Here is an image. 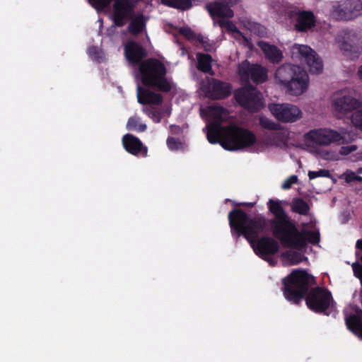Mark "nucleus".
<instances>
[{
  "instance_id": "a18cd8bd",
  "label": "nucleus",
  "mask_w": 362,
  "mask_h": 362,
  "mask_svg": "<svg viewBox=\"0 0 362 362\" xmlns=\"http://www.w3.org/2000/svg\"><path fill=\"white\" fill-rule=\"evenodd\" d=\"M239 206H247L250 207H252L255 205V203L253 202H242L238 204Z\"/></svg>"
},
{
  "instance_id": "4468645a",
  "label": "nucleus",
  "mask_w": 362,
  "mask_h": 362,
  "mask_svg": "<svg viewBox=\"0 0 362 362\" xmlns=\"http://www.w3.org/2000/svg\"><path fill=\"white\" fill-rule=\"evenodd\" d=\"M134 15V4L132 0H115L112 6V21L116 26H124Z\"/></svg>"
},
{
  "instance_id": "393cba45",
  "label": "nucleus",
  "mask_w": 362,
  "mask_h": 362,
  "mask_svg": "<svg viewBox=\"0 0 362 362\" xmlns=\"http://www.w3.org/2000/svg\"><path fill=\"white\" fill-rule=\"evenodd\" d=\"M310 207L309 204L302 198H296L293 201L292 211L303 216L309 214Z\"/></svg>"
},
{
  "instance_id": "5701e85b",
  "label": "nucleus",
  "mask_w": 362,
  "mask_h": 362,
  "mask_svg": "<svg viewBox=\"0 0 362 362\" xmlns=\"http://www.w3.org/2000/svg\"><path fill=\"white\" fill-rule=\"evenodd\" d=\"M268 109L270 113H302L297 106L289 103H270Z\"/></svg>"
},
{
  "instance_id": "2eb2a0df",
  "label": "nucleus",
  "mask_w": 362,
  "mask_h": 362,
  "mask_svg": "<svg viewBox=\"0 0 362 362\" xmlns=\"http://www.w3.org/2000/svg\"><path fill=\"white\" fill-rule=\"evenodd\" d=\"M238 0H221L208 3L206 8L212 17L216 18H232L233 11L231 7L237 4Z\"/></svg>"
},
{
  "instance_id": "3c124183",
  "label": "nucleus",
  "mask_w": 362,
  "mask_h": 362,
  "mask_svg": "<svg viewBox=\"0 0 362 362\" xmlns=\"http://www.w3.org/2000/svg\"><path fill=\"white\" fill-rule=\"evenodd\" d=\"M356 173H357V174H362V167H361V168H358L356 170Z\"/></svg>"
},
{
  "instance_id": "c756f323",
  "label": "nucleus",
  "mask_w": 362,
  "mask_h": 362,
  "mask_svg": "<svg viewBox=\"0 0 362 362\" xmlns=\"http://www.w3.org/2000/svg\"><path fill=\"white\" fill-rule=\"evenodd\" d=\"M278 123H293L300 119L302 115H273Z\"/></svg>"
},
{
  "instance_id": "1a4fd4ad",
  "label": "nucleus",
  "mask_w": 362,
  "mask_h": 362,
  "mask_svg": "<svg viewBox=\"0 0 362 362\" xmlns=\"http://www.w3.org/2000/svg\"><path fill=\"white\" fill-rule=\"evenodd\" d=\"M361 10L360 0H341L332 3L330 14L337 21H349L358 16Z\"/></svg>"
},
{
  "instance_id": "9d476101",
  "label": "nucleus",
  "mask_w": 362,
  "mask_h": 362,
  "mask_svg": "<svg viewBox=\"0 0 362 362\" xmlns=\"http://www.w3.org/2000/svg\"><path fill=\"white\" fill-rule=\"evenodd\" d=\"M304 140L308 146H328L334 142L344 143V137L337 131L330 129L310 130L305 134Z\"/></svg>"
},
{
  "instance_id": "f704fd0d",
  "label": "nucleus",
  "mask_w": 362,
  "mask_h": 362,
  "mask_svg": "<svg viewBox=\"0 0 362 362\" xmlns=\"http://www.w3.org/2000/svg\"><path fill=\"white\" fill-rule=\"evenodd\" d=\"M221 25L231 33H238L237 26L230 21H225L221 22Z\"/></svg>"
},
{
  "instance_id": "de8ad7c7",
  "label": "nucleus",
  "mask_w": 362,
  "mask_h": 362,
  "mask_svg": "<svg viewBox=\"0 0 362 362\" xmlns=\"http://www.w3.org/2000/svg\"><path fill=\"white\" fill-rule=\"evenodd\" d=\"M215 113H221V114H223V113H228V112L223 108V107H218V110L217 111H216Z\"/></svg>"
},
{
  "instance_id": "37998d69",
  "label": "nucleus",
  "mask_w": 362,
  "mask_h": 362,
  "mask_svg": "<svg viewBox=\"0 0 362 362\" xmlns=\"http://www.w3.org/2000/svg\"><path fill=\"white\" fill-rule=\"evenodd\" d=\"M202 45L205 51L211 52L212 50V45L208 42V40L206 41V43L203 44Z\"/></svg>"
},
{
  "instance_id": "473e14b6",
  "label": "nucleus",
  "mask_w": 362,
  "mask_h": 362,
  "mask_svg": "<svg viewBox=\"0 0 362 362\" xmlns=\"http://www.w3.org/2000/svg\"><path fill=\"white\" fill-rule=\"evenodd\" d=\"M88 1L94 8L103 9L107 8L112 0H88Z\"/></svg>"
},
{
  "instance_id": "bb28decb",
  "label": "nucleus",
  "mask_w": 362,
  "mask_h": 362,
  "mask_svg": "<svg viewBox=\"0 0 362 362\" xmlns=\"http://www.w3.org/2000/svg\"><path fill=\"white\" fill-rule=\"evenodd\" d=\"M127 129L129 131L142 132L146 130V125L141 122L139 117L134 115L128 119Z\"/></svg>"
},
{
  "instance_id": "72a5a7b5",
  "label": "nucleus",
  "mask_w": 362,
  "mask_h": 362,
  "mask_svg": "<svg viewBox=\"0 0 362 362\" xmlns=\"http://www.w3.org/2000/svg\"><path fill=\"white\" fill-rule=\"evenodd\" d=\"M179 33L189 40L195 38V33L188 27H181Z\"/></svg>"
},
{
  "instance_id": "9b49d317",
  "label": "nucleus",
  "mask_w": 362,
  "mask_h": 362,
  "mask_svg": "<svg viewBox=\"0 0 362 362\" xmlns=\"http://www.w3.org/2000/svg\"><path fill=\"white\" fill-rule=\"evenodd\" d=\"M332 106L339 113H362V102L354 98L349 90H341L332 96Z\"/></svg>"
},
{
  "instance_id": "2f4dec72",
  "label": "nucleus",
  "mask_w": 362,
  "mask_h": 362,
  "mask_svg": "<svg viewBox=\"0 0 362 362\" xmlns=\"http://www.w3.org/2000/svg\"><path fill=\"white\" fill-rule=\"evenodd\" d=\"M167 146L171 151H177L182 147V142L174 137H168L167 139Z\"/></svg>"
},
{
  "instance_id": "20e7f679",
  "label": "nucleus",
  "mask_w": 362,
  "mask_h": 362,
  "mask_svg": "<svg viewBox=\"0 0 362 362\" xmlns=\"http://www.w3.org/2000/svg\"><path fill=\"white\" fill-rule=\"evenodd\" d=\"M282 216L279 217L280 228L276 232L281 235V244L289 248L302 250L307 247L308 243L317 245L320 240L319 231L304 230L300 231L294 221L287 214L283 208Z\"/></svg>"
},
{
  "instance_id": "c85d7f7f",
  "label": "nucleus",
  "mask_w": 362,
  "mask_h": 362,
  "mask_svg": "<svg viewBox=\"0 0 362 362\" xmlns=\"http://www.w3.org/2000/svg\"><path fill=\"white\" fill-rule=\"evenodd\" d=\"M259 124L262 128L268 130H280L284 129L279 123L273 122L263 115H261L259 117Z\"/></svg>"
},
{
  "instance_id": "7ed1b4c3",
  "label": "nucleus",
  "mask_w": 362,
  "mask_h": 362,
  "mask_svg": "<svg viewBox=\"0 0 362 362\" xmlns=\"http://www.w3.org/2000/svg\"><path fill=\"white\" fill-rule=\"evenodd\" d=\"M206 122V137L211 144H220L228 151H237L253 146L257 141L250 130L238 126L230 115H200Z\"/></svg>"
},
{
  "instance_id": "8fccbe9b",
  "label": "nucleus",
  "mask_w": 362,
  "mask_h": 362,
  "mask_svg": "<svg viewBox=\"0 0 362 362\" xmlns=\"http://www.w3.org/2000/svg\"><path fill=\"white\" fill-rule=\"evenodd\" d=\"M355 181L362 182V177L356 175Z\"/></svg>"
},
{
  "instance_id": "39448f33",
  "label": "nucleus",
  "mask_w": 362,
  "mask_h": 362,
  "mask_svg": "<svg viewBox=\"0 0 362 362\" xmlns=\"http://www.w3.org/2000/svg\"><path fill=\"white\" fill-rule=\"evenodd\" d=\"M271 6L279 18L289 21L297 32L305 33L315 26L316 17L310 11L300 10L284 0H276Z\"/></svg>"
},
{
  "instance_id": "a878e982",
  "label": "nucleus",
  "mask_w": 362,
  "mask_h": 362,
  "mask_svg": "<svg viewBox=\"0 0 362 362\" xmlns=\"http://www.w3.org/2000/svg\"><path fill=\"white\" fill-rule=\"evenodd\" d=\"M161 3L168 7L185 11L192 6L191 0H161Z\"/></svg>"
},
{
  "instance_id": "6e6552de",
  "label": "nucleus",
  "mask_w": 362,
  "mask_h": 362,
  "mask_svg": "<svg viewBox=\"0 0 362 362\" xmlns=\"http://www.w3.org/2000/svg\"><path fill=\"white\" fill-rule=\"evenodd\" d=\"M234 98L240 106L250 110L251 113L259 111L264 107L262 94L252 86L238 89Z\"/></svg>"
},
{
  "instance_id": "58836bf2",
  "label": "nucleus",
  "mask_w": 362,
  "mask_h": 362,
  "mask_svg": "<svg viewBox=\"0 0 362 362\" xmlns=\"http://www.w3.org/2000/svg\"><path fill=\"white\" fill-rule=\"evenodd\" d=\"M188 127L187 124L185 123L182 126L176 125V124H171L170 126V131L173 134H181L183 131V129Z\"/></svg>"
},
{
  "instance_id": "f03ea898",
  "label": "nucleus",
  "mask_w": 362,
  "mask_h": 362,
  "mask_svg": "<svg viewBox=\"0 0 362 362\" xmlns=\"http://www.w3.org/2000/svg\"><path fill=\"white\" fill-rule=\"evenodd\" d=\"M283 293L289 302L298 305L305 299L307 307L316 313L328 315L333 298L331 292L326 288L316 286L314 277L303 269H294L282 279Z\"/></svg>"
},
{
  "instance_id": "423d86ee",
  "label": "nucleus",
  "mask_w": 362,
  "mask_h": 362,
  "mask_svg": "<svg viewBox=\"0 0 362 362\" xmlns=\"http://www.w3.org/2000/svg\"><path fill=\"white\" fill-rule=\"evenodd\" d=\"M139 71L144 86L163 93L171 90L172 83L166 78L167 69L159 59L149 58L144 60L139 66Z\"/></svg>"
},
{
  "instance_id": "a19ab883",
  "label": "nucleus",
  "mask_w": 362,
  "mask_h": 362,
  "mask_svg": "<svg viewBox=\"0 0 362 362\" xmlns=\"http://www.w3.org/2000/svg\"><path fill=\"white\" fill-rule=\"evenodd\" d=\"M356 173H354L350 170H347L343 175L345 181L347 183L354 182L356 180Z\"/></svg>"
},
{
  "instance_id": "7c9ffc66",
  "label": "nucleus",
  "mask_w": 362,
  "mask_h": 362,
  "mask_svg": "<svg viewBox=\"0 0 362 362\" xmlns=\"http://www.w3.org/2000/svg\"><path fill=\"white\" fill-rule=\"evenodd\" d=\"M319 177H330L331 174L328 170L320 169L317 171H309L308 177L310 180H313Z\"/></svg>"
},
{
  "instance_id": "603ef678",
  "label": "nucleus",
  "mask_w": 362,
  "mask_h": 362,
  "mask_svg": "<svg viewBox=\"0 0 362 362\" xmlns=\"http://www.w3.org/2000/svg\"><path fill=\"white\" fill-rule=\"evenodd\" d=\"M199 110H200V113H205L202 107H200Z\"/></svg>"
},
{
  "instance_id": "4be33fe9",
  "label": "nucleus",
  "mask_w": 362,
  "mask_h": 362,
  "mask_svg": "<svg viewBox=\"0 0 362 362\" xmlns=\"http://www.w3.org/2000/svg\"><path fill=\"white\" fill-rule=\"evenodd\" d=\"M131 21L128 25V31L132 35H137L143 32L146 27V20L143 14H138L130 19Z\"/></svg>"
},
{
  "instance_id": "412c9836",
  "label": "nucleus",
  "mask_w": 362,
  "mask_h": 362,
  "mask_svg": "<svg viewBox=\"0 0 362 362\" xmlns=\"http://www.w3.org/2000/svg\"><path fill=\"white\" fill-rule=\"evenodd\" d=\"M347 329L362 339V317L358 314H350L345 317Z\"/></svg>"
},
{
  "instance_id": "e433bc0d",
  "label": "nucleus",
  "mask_w": 362,
  "mask_h": 362,
  "mask_svg": "<svg viewBox=\"0 0 362 362\" xmlns=\"http://www.w3.org/2000/svg\"><path fill=\"white\" fill-rule=\"evenodd\" d=\"M351 115V122L354 126L362 131V115Z\"/></svg>"
},
{
  "instance_id": "f3484780",
  "label": "nucleus",
  "mask_w": 362,
  "mask_h": 362,
  "mask_svg": "<svg viewBox=\"0 0 362 362\" xmlns=\"http://www.w3.org/2000/svg\"><path fill=\"white\" fill-rule=\"evenodd\" d=\"M124 55L131 64L139 66L143 59L146 57V51L138 42L130 41L124 46Z\"/></svg>"
},
{
  "instance_id": "6ab92c4d",
  "label": "nucleus",
  "mask_w": 362,
  "mask_h": 362,
  "mask_svg": "<svg viewBox=\"0 0 362 362\" xmlns=\"http://www.w3.org/2000/svg\"><path fill=\"white\" fill-rule=\"evenodd\" d=\"M137 99L138 102L142 105H159L163 102V97L160 94L140 86H137Z\"/></svg>"
},
{
  "instance_id": "c03bdc74",
  "label": "nucleus",
  "mask_w": 362,
  "mask_h": 362,
  "mask_svg": "<svg viewBox=\"0 0 362 362\" xmlns=\"http://www.w3.org/2000/svg\"><path fill=\"white\" fill-rule=\"evenodd\" d=\"M163 115H151V118L155 122H160Z\"/></svg>"
},
{
  "instance_id": "dca6fc26",
  "label": "nucleus",
  "mask_w": 362,
  "mask_h": 362,
  "mask_svg": "<svg viewBox=\"0 0 362 362\" xmlns=\"http://www.w3.org/2000/svg\"><path fill=\"white\" fill-rule=\"evenodd\" d=\"M122 141L124 148L129 153L135 156L147 157L148 148L138 137L126 134L123 136Z\"/></svg>"
},
{
  "instance_id": "79ce46f5",
  "label": "nucleus",
  "mask_w": 362,
  "mask_h": 362,
  "mask_svg": "<svg viewBox=\"0 0 362 362\" xmlns=\"http://www.w3.org/2000/svg\"><path fill=\"white\" fill-rule=\"evenodd\" d=\"M201 44H205L206 43V41L208 40L206 37L203 36L202 35H198L197 36L195 35V38Z\"/></svg>"
},
{
  "instance_id": "a211bd4d",
  "label": "nucleus",
  "mask_w": 362,
  "mask_h": 362,
  "mask_svg": "<svg viewBox=\"0 0 362 362\" xmlns=\"http://www.w3.org/2000/svg\"><path fill=\"white\" fill-rule=\"evenodd\" d=\"M231 90L232 86L229 83L214 78L209 81L208 91L210 96L214 99L226 98L230 95Z\"/></svg>"
},
{
  "instance_id": "ddd939ff",
  "label": "nucleus",
  "mask_w": 362,
  "mask_h": 362,
  "mask_svg": "<svg viewBox=\"0 0 362 362\" xmlns=\"http://www.w3.org/2000/svg\"><path fill=\"white\" fill-rule=\"evenodd\" d=\"M238 74L242 80L247 81L250 79L255 83H264L267 79V70L259 64H251L245 60L238 65Z\"/></svg>"
},
{
  "instance_id": "0eeeda50",
  "label": "nucleus",
  "mask_w": 362,
  "mask_h": 362,
  "mask_svg": "<svg viewBox=\"0 0 362 362\" xmlns=\"http://www.w3.org/2000/svg\"><path fill=\"white\" fill-rule=\"evenodd\" d=\"M275 78L293 95H301L308 86V75L298 65L283 64L276 69Z\"/></svg>"
},
{
  "instance_id": "ea45409f",
  "label": "nucleus",
  "mask_w": 362,
  "mask_h": 362,
  "mask_svg": "<svg viewBox=\"0 0 362 362\" xmlns=\"http://www.w3.org/2000/svg\"><path fill=\"white\" fill-rule=\"evenodd\" d=\"M357 149V146L356 145H351L347 146H341L339 150V153L341 155L347 156L351 153L355 151Z\"/></svg>"
},
{
  "instance_id": "cd10ccee",
  "label": "nucleus",
  "mask_w": 362,
  "mask_h": 362,
  "mask_svg": "<svg viewBox=\"0 0 362 362\" xmlns=\"http://www.w3.org/2000/svg\"><path fill=\"white\" fill-rule=\"evenodd\" d=\"M281 256L284 259L289 261L292 265L298 264L304 259H307L302 254L296 251H286L282 253Z\"/></svg>"
},
{
  "instance_id": "49530a36",
  "label": "nucleus",
  "mask_w": 362,
  "mask_h": 362,
  "mask_svg": "<svg viewBox=\"0 0 362 362\" xmlns=\"http://www.w3.org/2000/svg\"><path fill=\"white\" fill-rule=\"evenodd\" d=\"M356 247L357 249H359L360 250L362 251V239H359L357 240Z\"/></svg>"
},
{
  "instance_id": "aec40b11",
  "label": "nucleus",
  "mask_w": 362,
  "mask_h": 362,
  "mask_svg": "<svg viewBox=\"0 0 362 362\" xmlns=\"http://www.w3.org/2000/svg\"><path fill=\"white\" fill-rule=\"evenodd\" d=\"M258 45L271 63L279 64L282 61L284 57L282 52L276 46L262 41L259 42Z\"/></svg>"
},
{
  "instance_id": "b1692460",
  "label": "nucleus",
  "mask_w": 362,
  "mask_h": 362,
  "mask_svg": "<svg viewBox=\"0 0 362 362\" xmlns=\"http://www.w3.org/2000/svg\"><path fill=\"white\" fill-rule=\"evenodd\" d=\"M197 69L205 74H213L212 57L209 54L199 52L197 54Z\"/></svg>"
},
{
  "instance_id": "4c0bfd02",
  "label": "nucleus",
  "mask_w": 362,
  "mask_h": 362,
  "mask_svg": "<svg viewBox=\"0 0 362 362\" xmlns=\"http://www.w3.org/2000/svg\"><path fill=\"white\" fill-rule=\"evenodd\" d=\"M298 181V177L296 175H291L288 178H287L284 183L282 184V189H290L292 185L296 183Z\"/></svg>"
},
{
  "instance_id": "c9c22d12",
  "label": "nucleus",
  "mask_w": 362,
  "mask_h": 362,
  "mask_svg": "<svg viewBox=\"0 0 362 362\" xmlns=\"http://www.w3.org/2000/svg\"><path fill=\"white\" fill-rule=\"evenodd\" d=\"M354 276L360 280L362 286V265L358 262L352 264Z\"/></svg>"
},
{
  "instance_id": "f257e3e1",
  "label": "nucleus",
  "mask_w": 362,
  "mask_h": 362,
  "mask_svg": "<svg viewBox=\"0 0 362 362\" xmlns=\"http://www.w3.org/2000/svg\"><path fill=\"white\" fill-rule=\"evenodd\" d=\"M269 211L273 218H266L260 216L250 217L241 209H234L228 213V218L232 235L238 239L243 236L250 243L255 253L261 259L274 265L275 262L271 258L279 251V244L274 238L261 234L270 230L275 238L281 243V235L276 232L281 224L279 216L283 217V206L279 200L269 199L267 202Z\"/></svg>"
},
{
  "instance_id": "09e8293b",
  "label": "nucleus",
  "mask_w": 362,
  "mask_h": 362,
  "mask_svg": "<svg viewBox=\"0 0 362 362\" xmlns=\"http://www.w3.org/2000/svg\"><path fill=\"white\" fill-rule=\"evenodd\" d=\"M358 74L360 79L362 80V65L358 69Z\"/></svg>"
},
{
  "instance_id": "f8f14e48",
  "label": "nucleus",
  "mask_w": 362,
  "mask_h": 362,
  "mask_svg": "<svg viewBox=\"0 0 362 362\" xmlns=\"http://www.w3.org/2000/svg\"><path fill=\"white\" fill-rule=\"evenodd\" d=\"M293 54H298L300 59L304 62L311 74H319L322 71L323 63L315 50L308 45H295Z\"/></svg>"
}]
</instances>
